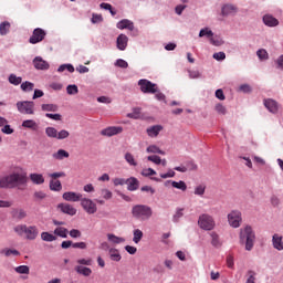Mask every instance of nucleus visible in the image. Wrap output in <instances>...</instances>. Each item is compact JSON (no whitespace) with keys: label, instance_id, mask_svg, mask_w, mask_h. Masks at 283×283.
<instances>
[{"label":"nucleus","instance_id":"nucleus-16","mask_svg":"<svg viewBox=\"0 0 283 283\" xmlns=\"http://www.w3.org/2000/svg\"><path fill=\"white\" fill-rule=\"evenodd\" d=\"M263 23L268 25V28H275L276 25H280V21L271 14H265L263 17Z\"/></svg>","mask_w":283,"mask_h":283},{"label":"nucleus","instance_id":"nucleus-18","mask_svg":"<svg viewBox=\"0 0 283 283\" xmlns=\"http://www.w3.org/2000/svg\"><path fill=\"white\" fill-rule=\"evenodd\" d=\"M127 41H129V39L127 38V35H125V34H119L118 38H117V48H118L120 51L126 50V48H127Z\"/></svg>","mask_w":283,"mask_h":283},{"label":"nucleus","instance_id":"nucleus-3","mask_svg":"<svg viewBox=\"0 0 283 283\" xmlns=\"http://www.w3.org/2000/svg\"><path fill=\"white\" fill-rule=\"evenodd\" d=\"M240 242L241 244H245V249H253L255 244V232L251 226L240 229Z\"/></svg>","mask_w":283,"mask_h":283},{"label":"nucleus","instance_id":"nucleus-59","mask_svg":"<svg viewBox=\"0 0 283 283\" xmlns=\"http://www.w3.org/2000/svg\"><path fill=\"white\" fill-rule=\"evenodd\" d=\"M91 21L92 23H103V15L93 13Z\"/></svg>","mask_w":283,"mask_h":283},{"label":"nucleus","instance_id":"nucleus-40","mask_svg":"<svg viewBox=\"0 0 283 283\" xmlns=\"http://www.w3.org/2000/svg\"><path fill=\"white\" fill-rule=\"evenodd\" d=\"M15 273H20L21 275H28L30 273V268L28 265L17 266Z\"/></svg>","mask_w":283,"mask_h":283},{"label":"nucleus","instance_id":"nucleus-13","mask_svg":"<svg viewBox=\"0 0 283 283\" xmlns=\"http://www.w3.org/2000/svg\"><path fill=\"white\" fill-rule=\"evenodd\" d=\"M57 209H60L62 213H66V216H76V208L70 203H60L57 205Z\"/></svg>","mask_w":283,"mask_h":283},{"label":"nucleus","instance_id":"nucleus-24","mask_svg":"<svg viewBox=\"0 0 283 283\" xmlns=\"http://www.w3.org/2000/svg\"><path fill=\"white\" fill-rule=\"evenodd\" d=\"M54 160H63L65 158H70V153L65 149H59L56 153L52 155Z\"/></svg>","mask_w":283,"mask_h":283},{"label":"nucleus","instance_id":"nucleus-28","mask_svg":"<svg viewBox=\"0 0 283 283\" xmlns=\"http://www.w3.org/2000/svg\"><path fill=\"white\" fill-rule=\"evenodd\" d=\"M50 189H51V191H61V189H63V185H61V180L51 179L50 180Z\"/></svg>","mask_w":283,"mask_h":283},{"label":"nucleus","instance_id":"nucleus-14","mask_svg":"<svg viewBox=\"0 0 283 283\" xmlns=\"http://www.w3.org/2000/svg\"><path fill=\"white\" fill-rule=\"evenodd\" d=\"M33 65L35 70H50V63H48V61L43 60L41 56H36L33 60Z\"/></svg>","mask_w":283,"mask_h":283},{"label":"nucleus","instance_id":"nucleus-36","mask_svg":"<svg viewBox=\"0 0 283 283\" xmlns=\"http://www.w3.org/2000/svg\"><path fill=\"white\" fill-rule=\"evenodd\" d=\"M41 238L44 242H54L56 240V237L50 232H42Z\"/></svg>","mask_w":283,"mask_h":283},{"label":"nucleus","instance_id":"nucleus-43","mask_svg":"<svg viewBox=\"0 0 283 283\" xmlns=\"http://www.w3.org/2000/svg\"><path fill=\"white\" fill-rule=\"evenodd\" d=\"M76 264H78V266H92V258L78 259Z\"/></svg>","mask_w":283,"mask_h":283},{"label":"nucleus","instance_id":"nucleus-6","mask_svg":"<svg viewBox=\"0 0 283 283\" xmlns=\"http://www.w3.org/2000/svg\"><path fill=\"white\" fill-rule=\"evenodd\" d=\"M138 85L143 94H156L158 92V85L149 80H139Z\"/></svg>","mask_w":283,"mask_h":283},{"label":"nucleus","instance_id":"nucleus-48","mask_svg":"<svg viewBox=\"0 0 283 283\" xmlns=\"http://www.w3.org/2000/svg\"><path fill=\"white\" fill-rule=\"evenodd\" d=\"M139 240H143V231L140 229L134 230L133 241L138 244Z\"/></svg>","mask_w":283,"mask_h":283},{"label":"nucleus","instance_id":"nucleus-54","mask_svg":"<svg viewBox=\"0 0 283 283\" xmlns=\"http://www.w3.org/2000/svg\"><path fill=\"white\" fill-rule=\"evenodd\" d=\"M214 109H216L217 114H222V116H224V114H227V107H224V105H222L220 103L214 106Z\"/></svg>","mask_w":283,"mask_h":283},{"label":"nucleus","instance_id":"nucleus-33","mask_svg":"<svg viewBox=\"0 0 283 283\" xmlns=\"http://www.w3.org/2000/svg\"><path fill=\"white\" fill-rule=\"evenodd\" d=\"M171 186L180 191H187V184L185 181H171Z\"/></svg>","mask_w":283,"mask_h":283},{"label":"nucleus","instance_id":"nucleus-32","mask_svg":"<svg viewBox=\"0 0 283 283\" xmlns=\"http://www.w3.org/2000/svg\"><path fill=\"white\" fill-rule=\"evenodd\" d=\"M10 32V22H1L0 23V34L1 36H6Z\"/></svg>","mask_w":283,"mask_h":283},{"label":"nucleus","instance_id":"nucleus-1","mask_svg":"<svg viewBox=\"0 0 283 283\" xmlns=\"http://www.w3.org/2000/svg\"><path fill=\"white\" fill-rule=\"evenodd\" d=\"M17 185H25V176L21 174H11L0 178V189H12Z\"/></svg>","mask_w":283,"mask_h":283},{"label":"nucleus","instance_id":"nucleus-46","mask_svg":"<svg viewBox=\"0 0 283 283\" xmlns=\"http://www.w3.org/2000/svg\"><path fill=\"white\" fill-rule=\"evenodd\" d=\"M256 56H259V59L261 61H266L269 60V52H266V50L264 49H260L258 52H256Z\"/></svg>","mask_w":283,"mask_h":283},{"label":"nucleus","instance_id":"nucleus-34","mask_svg":"<svg viewBox=\"0 0 283 283\" xmlns=\"http://www.w3.org/2000/svg\"><path fill=\"white\" fill-rule=\"evenodd\" d=\"M42 112H59L56 104H42Z\"/></svg>","mask_w":283,"mask_h":283},{"label":"nucleus","instance_id":"nucleus-25","mask_svg":"<svg viewBox=\"0 0 283 283\" xmlns=\"http://www.w3.org/2000/svg\"><path fill=\"white\" fill-rule=\"evenodd\" d=\"M107 240L111 242V244H123V242H125V238L117 237L116 234L112 233L107 234Z\"/></svg>","mask_w":283,"mask_h":283},{"label":"nucleus","instance_id":"nucleus-60","mask_svg":"<svg viewBox=\"0 0 283 283\" xmlns=\"http://www.w3.org/2000/svg\"><path fill=\"white\" fill-rule=\"evenodd\" d=\"M212 57L216 60V61H224V59H227V54L224 52H218V53H214L212 55Z\"/></svg>","mask_w":283,"mask_h":283},{"label":"nucleus","instance_id":"nucleus-30","mask_svg":"<svg viewBox=\"0 0 283 283\" xmlns=\"http://www.w3.org/2000/svg\"><path fill=\"white\" fill-rule=\"evenodd\" d=\"M274 249H283L282 237L274 234L272 238Z\"/></svg>","mask_w":283,"mask_h":283},{"label":"nucleus","instance_id":"nucleus-10","mask_svg":"<svg viewBox=\"0 0 283 283\" xmlns=\"http://www.w3.org/2000/svg\"><path fill=\"white\" fill-rule=\"evenodd\" d=\"M80 202H81V207L90 216H94V213H96V211H98V208L96 207V203L93 202L92 199L82 198Z\"/></svg>","mask_w":283,"mask_h":283},{"label":"nucleus","instance_id":"nucleus-11","mask_svg":"<svg viewBox=\"0 0 283 283\" xmlns=\"http://www.w3.org/2000/svg\"><path fill=\"white\" fill-rule=\"evenodd\" d=\"M118 134H123V127L120 126H109L101 130V135L107 136L108 138Z\"/></svg>","mask_w":283,"mask_h":283},{"label":"nucleus","instance_id":"nucleus-31","mask_svg":"<svg viewBox=\"0 0 283 283\" xmlns=\"http://www.w3.org/2000/svg\"><path fill=\"white\" fill-rule=\"evenodd\" d=\"M8 81L9 83H11V85H21V83L23 82V78L21 76L10 74Z\"/></svg>","mask_w":283,"mask_h":283},{"label":"nucleus","instance_id":"nucleus-21","mask_svg":"<svg viewBox=\"0 0 283 283\" xmlns=\"http://www.w3.org/2000/svg\"><path fill=\"white\" fill-rule=\"evenodd\" d=\"M29 178L33 185H43L45 182V178L41 174L33 172Z\"/></svg>","mask_w":283,"mask_h":283},{"label":"nucleus","instance_id":"nucleus-12","mask_svg":"<svg viewBox=\"0 0 283 283\" xmlns=\"http://www.w3.org/2000/svg\"><path fill=\"white\" fill-rule=\"evenodd\" d=\"M63 200H66V202H81L83 199V195L76 193L74 191H67L62 195Z\"/></svg>","mask_w":283,"mask_h":283},{"label":"nucleus","instance_id":"nucleus-39","mask_svg":"<svg viewBox=\"0 0 283 283\" xmlns=\"http://www.w3.org/2000/svg\"><path fill=\"white\" fill-rule=\"evenodd\" d=\"M45 134L49 136V138H56L59 135V130L54 127H46L45 128Z\"/></svg>","mask_w":283,"mask_h":283},{"label":"nucleus","instance_id":"nucleus-4","mask_svg":"<svg viewBox=\"0 0 283 283\" xmlns=\"http://www.w3.org/2000/svg\"><path fill=\"white\" fill-rule=\"evenodd\" d=\"M14 231L27 240H36V235H39V229L35 226L19 224L14 228Z\"/></svg>","mask_w":283,"mask_h":283},{"label":"nucleus","instance_id":"nucleus-29","mask_svg":"<svg viewBox=\"0 0 283 283\" xmlns=\"http://www.w3.org/2000/svg\"><path fill=\"white\" fill-rule=\"evenodd\" d=\"M147 154H160V156H165V151L160 149V147L156 145H150L146 148Z\"/></svg>","mask_w":283,"mask_h":283},{"label":"nucleus","instance_id":"nucleus-7","mask_svg":"<svg viewBox=\"0 0 283 283\" xmlns=\"http://www.w3.org/2000/svg\"><path fill=\"white\" fill-rule=\"evenodd\" d=\"M228 222L233 229L240 228V224H242V212L238 210H232L228 214Z\"/></svg>","mask_w":283,"mask_h":283},{"label":"nucleus","instance_id":"nucleus-17","mask_svg":"<svg viewBox=\"0 0 283 283\" xmlns=\"http://www.w3.org/2000/svg\"><path fill=\"white\" fill-rule=\"evenodd\" d=\"M118 30H130L134 31V22L128 19H124L117 23Z\"/></svg>","mask_w":283,"mask_h":283},{"label":"nucleus","instance_id":"nucleus-44","mask_svg":"<svg viewBox=\"0 0 283 283\" xmlns=\"http://www.w3.org/2000/svg\"><path fill=\"white\" fill-rule=\"evenodd\" d=\"M54 234L60 238H67V229L59 227L54 230Z\"/></svg>","mask_w":283,"mask_h":283},{"label":"nucleus","instance_id":"nucleus-58","mask_svg":"<svg viewBox=\"0 0 283 283\" xmlns=\"http://www.w3.org/2000/svg\"><path fill=\"white\" fill-rule=\"evenodd\" d=\"M248 275L249 277L247 280V283H255V275H256L255 271L249 270Z\"/></svg>","mask_w":283,"mask_h":283},{"label":"nucleus","instance_id":"nucleus-47","mask_svg":"<svg viewBox=\"0 0 283 283\" xmlns=\"http://www.w3.org/2000/svg\"><path fill=\"white\" fill-rule=\"evenodd\" d=\"M147 160L154 163V165H160V163H163V159L158 155H150L147 157Z\"/></svg>","mask_w":283,"mask_h":283},{"label":"nucleus","instance_id":"nucleus-20","mask_svg":"<svg viewBox=\"0 0 283 283\" xmlns=\"http://www.w3.org/2000/svg\"><path fill=\"white\" fill-rule=\"evenodd\" d=\"M11 216L14 218V220H23V218L28 217V212H25L23 209H13L11 211Z\"/></svg>","mask_w":283,"mask_h":283},{"label":"nucleus","instance_id":"nucleus-19","mask_svg":"<svg viewBox=\"0 0 283 283\" xmlns=\"http://www.w3.org/2000/svg\"><path fill=\"white\" fill-rule=\"evenodd\" d=\"M146 132L150 138H156L163 132V127L160 125L150 126Z\"/></svg>","mask_w":283,"mask_h":283},{"label":"nucleus","instance_id":"nucleus-63","mask_svg":"<svg viewBox=\"0 0 283 283\" xmlns=\"http://www.w3.org/2000/svg\"><path fill=\"white\" fill-rule=\"evenodd\" d=\"M182 211H185L184 209H178L172 218L174 222H178L180 220V218H182L184 213Z\"/></svg>","mask_w":283,"mask_h":283},{"label":"nucleus","instance_id":"nucleus-15","mask_svg":"<svg viewBox=\"0 0 283 283\" xmlns=\"http://www.w3.org/2000/svg\"><path fill=\"white\" fill-rule=\"evenodd\" d=\"M264 106L272 114H277V109H280V106L277 105V102H275V99H272V98L265 99L264 101Z\"/></svg>","mask_w":283,"mask_h":283},{"label":"nucleus","instance_id":"nucleus-41","mask_svg":"<svg viewBox=\"0 0 283 283\" xmlns=\"http://www.w3.org/2000/svg\"><path fill=\"white\" fill-rule=\"evenodd\" d=\"M127 118H134L135 120H137V118H140V108H133V112L127 114Z\"/></svg>","mask_w":283,"mask_h":283},{"label":"nucleus","instance_id":"nucleus-49","mask_svg":"<svg viewBox=\"0 0 283 283\" xmlns=\"http://www.w3.org/2000/svg\"><path fill=\"white\" fill-rule=\"evenodd\" d=\"M65 70H67V72H74V65L72 64H62L59 66L57 72H65Z\"/></svg>","mask_w":283,"mask_h":283},{"label":"nucleus","instance_id":"nucleus-8","mask_svg":"<svg viewBox=\"0 0 283 283\" xmlns=\"http://www.w3.org/2000/svg\"><path fill=\"white\" fill-rule=\"evenodd\" d=\"M45 36H48V32L41 28H36L33 30V33L29 39V43H31V45H36V43H41Z\"/></svg>","mask_w":283,"mask_h":283},{"label":"nucleus","instance_id":"nucleus-9","mask_svg":"<svg viewBox=\"0 0 283 283\" xmlns=\"http://www.w3.org/2000/svg\"><path fill=\"white\" fill-rule=\"evenodd\" d=\"M17 108L20 114H34V102L23 101L17 103Z\"/></svg>","mask_w":283,"mask_h":283},{"label":"nucleus","instance_id":"nucleus-52","mask_svg":"<svg viewBox=\"0 0 283 283\" xmlns=\"http://www.w3.org/2000/svg\"><path fill=\"white\" fill-rule=\"evenodd\" d=\"M211 244L212 247H220V237L216 232L211 233Z\"/></svg>","mask_w":283,"mask_h":283},{"label":"nucleus","instance_id":"nucleus-61","mask_svg":"<svg viewBox=\"0 0 283 283\" xmlns=\"http://www.w3.org/2000/svg\"><path fill=\"white\" fill-rule=\"evenodd\" d=\"M187 171H196L198 169V165H196L193 161H188L186 164Z\"/></svg>","mask_w":283,"mask_h":283},{"label":"nucleus","instance_id":"nucleus-51","mask_svg":"<svg viewBox=\"0 0 283 283\" xmlns=\"http://www.w3.org/2000/svg\"><path fill=\"white\" fill-rule=\"evenodd\" d=\"M70 137V132L65 130V129H62L57 133V137L56 139L57 140H65V138H69Z\"/></svg>","mask_w":283,"mask_h":283},{"label":"nucleus","instance_id":"nucleus-23","mask_svg":"<svg viewBox=\"0 0 283 283\" xmlns=\"http://www.w3.org/2000/svg\"><path fill=\"white\" fill-rule=\"evenodd\" d=\"M126 184L128 185V191H136L138 189L140 182L135 177H132L126 180Z\"/></svg>","mask_w":283,"mask_h":283},{"label":"nucleus","instance_id":"nucleus-5","mask_svg":"<svg viewBox=\"0 0 283 283\" xmlns=\"http://www.w3.org/2000/svg\"><path fill=\"white\" fill-rule=\"evenodd\" d=\"M198 226L200 229H203V231H213V229H216V221L211 214L203 213L199 216Z\"/></svg>","mask_w":283,"mask_h":283},{"label":"nucleus","instance_id":"nucleus-42","mask_svg":"<svg viewBox=\"0 0 283 283\" xmlns=\"http://www.w3.org/2000/svg\"><path fill=\"white\" fill-rule=\"evenodd\" d=\"M109 255H111V260H113L114 262H120V253L118 252V250L116 249L111 250Z\"/></svg>","mask_w":283,"mask_h":283},{"label":"nucleus","instance_id":"nucleus-35","mask_svg":"<svg viewBox=\"0 0 283 283\" xmlns=\"http://www.w3.org/2000/svg\"><path fill=\"white\" fill-rule=\"evenodd\" d=\"M125 160L132 167H137L138 166V163H136V159L134 158V155H132V153H126L125 154Z\"/></svg>","mask_w":283,"mask_h":283},{"label":"nucleus","instance_id":"nucleus-27","mask_svg":"<svg viewBox=\"0 0 283 283\" xmlns=\"http://www.w3.org/2000/svg\"><path fill=\"white\" fill-rule=\"evenodd\" d=\"M237 9L232 4H226L223 6L221 13L223 17H229V14H235Z\"/></svg>","mask_w":283,"mask_h":283},{"label":"nucleus","instance_id":"nucleus-38","mask_svg":"<svg viewBox=\"0 0 283 283\" xmlns=\"http://www.w3.org/2000/svg\"><path fill=\"white\" fill-rule=\"evenodd\" d=\"M205 191H207V186L205 185H199L195 188V196H200V198H202V196H205Z\"/></svg>","mask_w":283,"mask_h":283},{"label":"nucleus","instance_id":"nucleus-62","mask_svg":"<svg viewBox=\"0 0 283 283\" xmlns=\"http://www.w3.org/2000/svg\"><path fill=\"white\" fill-rule=\"evenodd\" d=\"M176 176V171L172 169H169L166 174H160V178L167 179V178H174Z\"/></svg>","mask_w":283,"mask_h":283},{"label":"nucleus","instance_id":"nucleus-45","mask_svg":"<svg viewBox=\"0 0 283 283\" xmlns=\"http://www.w3.org/2000/svg\"><path fill=\"white\" fill-rule=\"evenodd\" d=\"M199 36H207L208 39H211L213 36V31L209 30V28L201 29L199 32Z\"/></svg>","mask_w":283,"mask_h":283},{"label":"nucleus","instance_id":"nucleus-57","mask_svg":"<svg viewBox=\"0 0 283 283\" xmlns=\"http://www.w3.org/2000/svg\"><path fill=\"white\" fill-rule=\"evenodd\" d=\"M49 178H51L52 180H56L57 178H65V172L63 171L52 172V174H49Z\"/></svg>","mask_w":283,"mask_h":283},{"label":"nucleus","instance_id":"nucleus-22","mask_svg":"<svg viewBox=\"0 0 283 283\" xmlns=\"http://www.w3.org/2000/svg\"><path fill=\"white\" fill-rule=\"evenodd\" d=\"M75 271L80 275H84V277H90V275H92V269H90L87 266L76 265Z\"/></svg>","mask_w":283,"mask_h":283},{"label":"nucleus","instance_id":"nucleus-53","mask_svg":"<svg viewBox=\"0 0 283 283\" xmlns=\"http://www.w3.org/2000/svg\"><path fill=\"white\" fill-rule=\"evenodd\" d=\"M78 92V86H76V84L73 85H69L66 87V93L70 94V96H73L74 94H76Z\"/></svg>","mask_w":283,"mask_h":283},{"label":"nucleus","instance_id":"nucleus-2","mask_svg":"<svg viewBox=\"0 0 283 283\" xmlns=\"http://www.w3.org/2000/svg\"><path fill=\"white\" fill-rule=\"evenodd\" d=\"M132 216L135 220L144 222L154 216V211L151 210V207L147 205H136L132 208Z\"/></svg>","mask_w":283,"mask_h":283},{"label":"nucleus","instance_id":"nucleus-50","mask_svg":"<svg viewBox=\"0 0 283 283\" xmlns=\"http://www.w3.org/2000/svg\"><path fill=\"white\" fill-rule=\"evenodd\" d=\"M142 176H144L145 178H149V176H156V170H154L153 168H145L142 170Z\"/></svg>","mask_w":283,"mask_h":283},{"label":"nucleus","instance_id":"nucleus-26","mask_svg":"<svg viewBox=\"0 0 283 283\" xmlns=\"http://www.w3.org/2000/svg\"><path fill=\"white\" fill-rule=\"evenodd\" d=\"M22 127H24L25 129H32L33 132H36V129H39V124H36L34 119H25L22 123Z\"/></svg>","mask_w":283,"mask_h":283},{"label":"nucleus","instance_id":"nucleus-56","mask_svg":"<svg viewBox=\"0 0 283 283\" xmlns=\"http://www.w3.org/2000/svg\"><path fill=\"white\" fill-rule=\"evenodd\" d=\"M101 196L104 198V200H112V191L107 190V189H102L101 190Z\"/></svg>","mask_w":283,"mask_h":283},{"label":"nucleus","instance_id":"nucleus-64","mask_svg":"<svg viewBox=\"0 0 283 283\" xmlns=\"http://www.w3.org/2000/svg\"><path fill=\"white\" fill-rule=\"evenodd\" d=\"M216 98H218L219 101H224V98H227L222 88L216 91Z\"/></svg>","mask_w":283,"mask_h":283},{"label":"nucleus","instance_id":"nucleus-37","mask_svg":"<svg viewBox=\"0 0 283 283\" xmlns=\"http://www.w3.org/2000/svg\"><path fill=\"white\" fill-rule=\"evenodd\" d=\"M22 92H32L34 90V83L32 82H24L21 84Z\"/></svg>","mask_w":283,"mask_h":283},{"label":"nucleus","instance_id":"nucleus-55","mask_svg":"<svg viewBox=\"0 0 283 283\" xmlns=\"http://www.w3.org/2000/svg\"><path fill=\"white\" fill-rule=\"evenodd\" d=\"M115 65H117V67H122L123 70H127V67H129V64L127 63V61L123 59H118Z\"/></svg>","mask_w":283,"mask_h":283}]
</instances>
